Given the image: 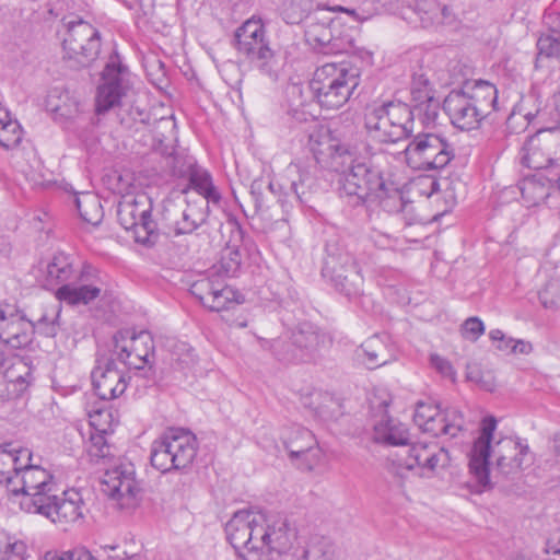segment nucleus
I'll list each match as a JSON object with an SVG mask.
<instances>
[{
  "instance_id": "f257e3e1",
  "label": "nucleus",
  "mask_w": 560,
  "mask_h": 560,
  "mask_svg": "<svg viewBox=\"0 0 560 560\" xmlns=\"http://www.w3.org/2000/svg\"><path fill=\"white\" fill-rule=\"evenodd\" d=\"M28 448L2 443V485L9 501L26 513L45 510L43 504L57 492L54 476L46 469L31 464Z\"/></svg>"
},
{
  "instance_id": "f03ea898",
  "label": "nucleus",
  "mask_w": 560,
  "mask_h": 560,
  "mask_svg": "<svg viewBox=\"0 0 560 560\" xmlns=\"http://www.w3.org/2000/svg\"><path fill=\"white\" fill-rule=\"evenodd\" d=\"M497 419L494 417L483 418L480 434L470 451L469 471L478 487L476 492H483L491 488L489 478V458L491 456L495 458L497 470L504 476L520 472L532 460L528 445L518 439L505 436L492 444Z\"/></svg>"
},
{
  "instance_id": "7ed1b4c3",
  "label": "nucleus",
  "mask_w": 560,
  "mask_h": 560,
  "mask_svg": "<svg viewBox=\"0 0 560 560\" xmlns=\"http://www.w3.org/2000/svg\"><path fill=\"white\" fill-rule=\"evenodd\" d=\"M336 168L339 195L353 206L364 205L373 196L384 195L383 172L371 160L360 155L358 145L337 143L329 147Z\"/></svg>"
},
{
  "instance_id": "20e7f679",
  "label": "nucleus",
  "mask_w": 560,
  "mask_h": 560,
  "mask_svg": "<svg viewBox=\"0 0 560 560\" xmlns=\"http://www.w3.org/2000/svg\"><path fill=\"white\" fill-rule=\"evenodd\" d=\"M497 102L495 85L480 80L451 91L443 102V109L454 127L474 130L495 109Z\"/></svg>"
},
{
  "instance_id": "39448f33",
  "label": "nucleus",
  "mask_w": 560,
  "mask_h": 560,
  "mask_svg": "<svg viewBox=\"0 0 560 560\" xmlns=\"http://www.w3.org/2000/svg\"><path fill=\"white\" fill-rule=\"evenodd\" d=\"M362 257L357 255L352 242L331 238L326 243V256L322 275L336 291L348 299L363 293L364 278L361 272Z\"/></svg>"
},
{
  "instance_id": "423d86ee",
  "label": "nucleus",
  "mask_w": 560,
  "mask_h": 560,
  "mask_svg": "<svg viewBox=\"0 0 560 560\" xmlns=\"http://www.w3.org/2000/svg\"><path fill=\"white\" fill-rule=\"evenodd\" d=\"M360 83V69L348 61L327 62L318 67L308 92L322 107L337 109L345 105Z\"/></svg>"
},
{
  "instance_id": "0eeeda50",
  "label": "nucleus",
  "mask_w": 560,
  "mask_h": 560,
  "mask_svg": "<svg viewBox=\"0 0 560 560\" xmlns=\"http://www.w3.org/2000/svg\"><path fill=\"white\" fill-rule=\"evenodd\" d=\"M198 441L189 430L172 428L154 440L150 450L151 465L166 474L188 468L197 456Z\"/></svg>"
},
{
  "instance_id": "6e6552de",
  "label": "nucleus",
  "mask_w": 560,
  "mask_h": 560,
  "mask_svg": "<svg viewBox=\"0 0 560 560\" xmlns=\"http://www.w3.org/2000/svg\"><path fill=\"white\" fill-rule=\"evenodd\" d=\"M407 140V145L398 152L397 159L413 171L442 170L455 158L453 145L436 133H412Z\"/></svg>"
},
{
  "instance_id": "1a4fd4ad",
  "label": "nucleus",
  "mask_w": 560,
  "mask_h": 560,
  "mask_svg": "<svg viewBox=\"0 0 560 560\" xmlns=\"http://www.w3.org/2000/svg\"><path fill=\"white\" fill-rule=\"evenodd\" d=\"M235 48L260 73L277 78L278 60L260 19L250 18L235 32Z\"/></svg>"
},
{
  "instance_id": "9d476101",
  "label": "nucleus",
  "mask_w": 560,
  "mask_h": 560,
  "mask_svg": "<svg viewBox=\"0 0 560 560\" xmlns=\"http://www.w3.org/2000/svg\"><path fill=\"white\" fill-rule=\"evenodd\" d=\"M152 201L144 192H127L117 206V219L126 231H132L135 241L143 245L158 238L156 223L151 218Z\"/></svg>"
},
{
  "instance_id": "9b49d317",
  "label": "nucleus",
  "mask_w": 560,
  "mask_h": 560,
  "mask_svg": "<svg viewBox=\"0 0 560 560\" xmlns=\"http://www.w3.org/2000/svg\"><path fill=\"white\" fill-rule=\"evenodd\" d=\"M132 92L131 74L122 65L119 55L113 52L102 72V82L97 88L95 107L97 114L121 106Z\"/></svg>"
},
{
  "instance_id": "f8f14e48",
  "label": "nucleus",
  "mask_w": 560,
  "mask_h": 560,
  "mask_svg": "<svg viewBox=\"0 0 560 560\" xmlns=\"http://www.w3.org/2000/svg\"><path fill=\"white\" fill-rule=\"evenodd\" d=\"M65 56L72 68L88 67L101 50L100 32L90 23L78 20L68 23L62 42Z\"/></svg>"
},
{
  "instance_id": "ddd939ff",
  "label": "nucleus",
  "mask_w": 560,
  "mask_h": 560,
  "mask_svg": "<svg viewBox=\"0 0 560 560\" xmlns=\"http://www.w3.org/2000/svg\"><path fill=\"white\" fill-rule=\"evenodd\" d=\"M262 521V515L241 510L225 525L228 540L244 560H264L262 548L255 544V533Z\"/></svg>"
},
{
  "instance_id": "4468645a",
  "label": "nucleus",
  "mask_w": 560,
  "mask_h": 560,
  "mask_svg": "<svg viewBox=\"0 0 560 560\" xmlns=\"http://www.w3.org/2000/svg\"><path fill=\"white\" fill-rule=\"evenodd\" d=\"M113 353L128 368L141 370L151 363L150 358L154 353L153 337L147 330H119L113 337Z\"/></svg>"
},
{
  "instance_id": "2eb2a0df",
  "label": "nucleus",
  "mask_w": 560,
  "mask_h": 560,
  "mask_svg": "<svg viewBox=\"0 0 560 560\" xmlns=\"http://www.w3.org/2000/svg\"><path fill=\"white\" fill-rule=\"evenodd\" d=\"M135 476V466L129 462H121L105 469L101 490L108 498L116 500L120 508H132L137 504L140 493Z\"/></svg>"
},
{
  "instance_id": "dca6fc26",
  "label": "nucleus",
  "mask_w": 560,
  "mask_h": 560,
  "mask_svg": "<svg viewBox=\"0 0 560 560\" xmlns=\"http://www.w3.org/2000/svg\"><path fill=\"white\" fill-rule=\"evenodd\" d=\"M281 440L296 468L310 471L319 463L322 452L311 430L292 424L282 430Z\"/></svg>"
},
{
  "instance_id": "f3484780",
  "label": "nucleus",
  "mask_w": 560,
  "mask_h": 560,
  "mask_svg": "<svg viewBox=\"0 0 560 560\" xmlns=\"http://www.w3.org/2000/svg\"><path fill=\"white\" fill-rule=\"evenodd\" d=\"M447 463L448 453L443 447H439L436 443L418 442L410 446L406 457L388 465V472L404 478L406 471L418 468L420 475L424 476L425 471L432 472L438 466H445Z\"/></svg>"
},
{
  "instance_id": "a211bd4d",
  "label": "nucleus",
  "mask_w": 560,
  "mask_h": 560,
  "mask_svg": "<svg viewBox=\"0 0 560 560\" xmlns=\"http://www.w3.org/2000/svg\"><path fill=\"white\" fill-rule=\"evenodd\" d=\"M303 3L305 7L302 8L298 14L288 16V23L295 24L305 22V36L307 42L323 54H336L339 48L329 26L331 19L328 16L319 19L318 15L323 13L322 9H317L315 12L311 13V5L307 0H293L292 7Z\"/></svg>"
},
{
  "instance_id": "6ab92c4d",
  "label": "nucleus",
  "mask_w": 560,
  "mask_h": 560,
  "mask_svg": "<svg viewBox=\"0 0 560 560\" xmlns=\"http://www.w3.org/2000/svg\"><path fill=\"white\" fill-rule=\"evenodd\" d=\"M43 506L45 510H37L35 514L48 518L65 530L68 526L81 523L84 520L83 497L75 489L63 491L61 498L54 492L50 500L45 502Z\"/></svg>"
},
{
  "instance_id": "aec40b11",
  "label": "nucleus",
  "mask_w": 560,
  "mask_h": 560,
  "mask_svg": "<svg viewBox=\"0 0 560 560\" xmlns=\"http://www.w3.org/2000/svg\"><path fill=\"white\" fill-rule=\"evenodd\" d=\"M103 290V281L100 272L92 265L84 262L80 269V276L56 291V298L61 303L69 305H86L96 300Z\"/></svg>"
},
{
  "instance_id": "412c9836",
  "label": "nucleus",
  "mask_w": 560,
  "mask_h": 560,
  "mask_svg": "<svg viewBox=\"0 0 560 560\" xmlns=\"http://www.w3.org/2000/svg\"><path fill=\"white\" fill-rule=\"evenodd\" d=\"M555 147L553 135L549 130H539L530 136L523 145L522 163L534 170H548V176L559 159L552 158V149Z\"/></svg>"
},
{
  "instance_id": "4be33fe9",
  "label": "nucleus",
  "mask_w": 560,
  "mask_h": 560,
  "mask_svg": "<svg viewBox=\"0 0 560 560\" xmlns=\"http://www.w3.org/2000/svg\"><path fill=\"white\" fill-rule=\"evenodd\" d=\"M260 533V542L262 547H267L268 551H276L278 553L288 552L295 539L296 529L293 527L287 517L276 515L266 520V526L260 523L257 529Z\"/></svg>"
},
{
  "instance_id": "5701e85b",
  "label": "nucleus",
  "mask_w": 560,
  "mask_h": 560,
  "mask_svg": "<svg viewBox=\"0 0 560 560\" xmlns=\"http://www.w3.org/2000/svg\"><path fill=\"white\" fill-rule=\"evenodd\" d=\"M223 229L228 230L231 233V236L226 242V247L222 254L215 275L220 276V273H222L224 277L231 278L237 275L242 265V250L247 248L250 240L245 237L240 223L233 218L228 219Z\"/></svg>"
},
{
  "instance_id": "b1692460",
  "label": "nucleus",
  "mask_w": 560,
  "mask_h": 560,
  "mask_svg": "<svg viewBox=\"0 0 560 560\" xmlns=\"http://www.w3.org/2000/svg\"><path fill=\"white\" fill-rule=\"evenodd\" d=\"M92 382L96 395L104 400L121 396L127 388L126 375L116 368L114 359H107L92 371Z\"/></svg>"
},
{
  "instance_id": "393cba45",
  "label": "nucleus",
  "mask_w": 560,
  "mask_h": 560,
  "mask_svg": "<svg viewBox=\"0 0 560 560\" xmlns=\"http://www.w3.org/2000/svg\"><path fill=\"white\" fill-rule=\"evenodd\" d=\"M165 212L176 235L190 234L207 221L209 201L202 197H196L187 199L186 207L179 213L170 209H166Z\"/></svg>"
},
{
  "instance_id": "a878e982",
  "label": "nucleus",
  "mask_w": 560,
  "mask_h": 560,
  "mask_svg": "<svg viewBox=\"0 0 560 560\" xmlns=\"http://www.w3.org/2000/svg\"><path fill=\"white\" fill-rule=\"evenodd\" d=\"M32 322L25 319L14 305L2 307V343L19 349L30 342Z\"/></svg>"
},
{
  "instance_id": "bb28decb",
  "label": "nucleus",
  "mask_w": 560,
  "mask_h": 560,
  "mask_svg": "<svg viewBox=\"0 0 560 560\" xmlns=\"http://www.w3.org/2000/svg\"><path fill=\"white\" fill-rule=\"evenodd\" d=\"M82 265L74 255L57 252L46 266V281L60 287L73 282L80 276Z\"/></svg>"
},
{
  "instance_id": "cd10ccee",
  "label": "nucleus",
  "mask_w": 560,
  "mask_h": 560,
  "mask_svg": "<svg viewBox=\"0 0 560 560\" xmlns=\"http://www.w3.org/2000/svg\"><path fill=\"white\" fill-rule=\"evenodd\" d=\"M364 125L369 135L382 143H396L390 124L387 103L373 105L366 108Z\"/></svg>"
},
{
  "instance_id": "c85d7f7f",
  "label": "nucleus",
  "mask_w": 560,
  "mask_h": 560,
  "mask_svg": "<svg viewBox=\"0 0 560 560\" xmlns=\"http://www.w3.org/2000/svg\"><path fill=\"white\" fill-rule=\"evenodd\" d=\"M47 110L51 112L54 118L59 121L75 119L80 112V102L69 91L54 88L46 97Z\"/></svg>"
},
{
  "instance_id": "c756f323",
  "label": "nucleus",
  "mask_w": 560,
  "mask_h": 560,
  "mask_svg": "<svg viewBox=\"0 0 560 560\" xmlns=\"http://www.w3.org/2000/svg\"><path fill=\"white\" fill-rule=\"evenodd\" d=\"M2 368H5L2 376L5 382L8 398L20 397L28 387L26 377L31 375L30 368L21 358L2 359Z\"/></svg>"
},
{
  "instance_id": "7c9ffc66",
  "label": "nucleus",
  "mask_w": 560,
  "mask_h": 560,
  "mask_svg": "<svg viewBox=\"0 0 560 560\" xmlns=\"http://www.w3.org/2000/svg\"><path fill=\"white\" fill-rule=\"evenodd\" d=\"M463 427L462 412L454 407H450L444 410L439 409V415L433 417L422 431L431 433L433 436L447 435L455 438L463 430Z\"/></svg>"
},
{
  "instance_id": "2f4dec72",
  "label": "nucleus",
  "mask_w": 560,
  "mask_h": 560,
  "mask_svg": "<svg viewBox=\"0 0 560 560\" xmlns=\"http://www.w3.org/2000/svg\"><path fill=\"white\" fill-rule=\"evenodd\" d=\"M409 431L398 420L384 416L374 424L373 440L390 446L407 445L409 443Z\"/></svg>"
},
{
  "instance_id": "473e14b6",
  "label": "nucleus",
  "mask_w": 560,
  "mask_h": 560,
  "mask_svg": "<svg viewBox=\"0 0 560 560\" xmlns=\"http://www.w3.org/2000/svg\"><path fill=\"white\" fill-rule=\"evenodd\" d=\"M188 187L183 190L188 194L189 189L197 192V197H202L210 203L217 205L221 200V195L217 187L213 185L210 173L197 164H189L188 166Z\"/></svg>"
},
{
  "instance_id": "72a5a7b5",
  "label": "nucleus",
  "mask_w": 560,
  "mask_h": 560,
  "mask_svg": "<svg viewBox=\"0 0 560 560\" xmlns=\"http://www.w3.org/2000/svg\"><path fill=\"white\" fill-rule=\"evenodd\" d=\"M413 12L425 28L450 24L454 18L452 10L438 0H418Z\"/></svg>"
},
{
  "instance_id": "f704fd0d",
  "label": "nucleus",
  "mask_w": 560,
  "mask_h": 560,
  "mask_svg": "<svg viewBox=\"0 0 560 560\" xmlns=\"http://www.w3.org/2000/svg\"><path fill=\"white\" fill-rule=\"evenodd\" d=\"M394 139L397 142L409 139L413 133V110L410 105L402 102L387 103Z\"/></svg>"
},
{
  "instance_id": "c9c22d12",
  "label": "nucleus",
  "mask_w": 560,
  "mask_h": 560,
  "mask_svg": "<svg viewBox=\"0 0 560 560\" xmlns=\"http://www.w3.org/2000/svg\"><path fill=\"white\" fill-rule=\"evenodd\" d=\"M386 339L375 335L361 345L364 363L369 369L382 366L393 360L394 353L388 347Z\"/></svg>"
},
{
  "instance_id": "e433bc0d",
  "label": "nucleus",
  "mask_w": 560,
  "mask_h": 560,
  "mask_svg": "<svg viewBox=\"0 0 560 560\" xmlns=\"http://www.w3.org/2000/svg\"><path fill=\"white\" fill-rule=\"evenodd\" d=\"M75 206L81 219L93 225H98L104 218V210L97 195L85 192L75 198Z\"/></svg>"
},
{
  "instance_id": "4c0bfd02",
  "label": "nucleus",
  "mask_w": 560,
  "mask_h": 560,
  "mask_svg": "<svg viewBox=\"0 0 560 560\" xmlns=\"http://www.w3.org/2000/svg\"><path fill=\"white\" fill-rule=\"evenodd\" d=\"M244 299L233 288L226 285L222 280L214 289L212 296L206 307L213 312L229 311L243 303Z\"/></svg>"
},
{
  "instance_id": "58836bf2",
  "label": "nucleus",
  "mask_w": 560,
  "mask_h": 560,
  "mask_svg": "<svg viewBox=\"0 0 560 560\" xmlns=\"http://www.w3.org/2000/svg\"><path fill=\"white\" fill-rule=\"evenodd\" d=\"M105 429H96L90 433V438L86 444V453L90 460L98 464L101 462H107L112 456V445L107 443L105 438Z\"/></svg>"
},
{
  "instance_id": "ea45409f",
  "label": "nucleus",
  "mask_w": 560,
  "mask_h": 560,
  "mask_svg": "<svg viewBox=\"0 0 560 560\" xmlns=\"http://www.w3.org/2000/svg\"><path fill=\"white\" fill-rule=\"evenodd\" d=\"M371 200L378 201L382 208L390 213L404 212L406 208L410 206V203L404 199L402 192L386 180L384 195L373 196Z\"/></svg>"
},
{
  "instance_id": "a19ab883",
  "label": "nucleus",
  "mask_w": 560,
  "mask_h": 560,
  "mask_svg": "<svg viewBox=\"0 0 560 560\" xmlns=\"http://www.w3.org/2000/svg\"><path fill=\"white\" fill-rule=\"evenodd\" d=\"M335 549L332 542L326 537H312L298 560H332Z\"/></svg>"
},
{
  "instance_id": "79ce46f5",
  "label": "nucleus",
  "mask_w": 560,
  "mask_h": 560,
  "mask_svg": "<svg viewBox=\"0 0 560 560\" xmlns=\"http://www.w3.org/2000/svg\"><path fill=\"white\" fill-rule=\"evenodd\" d=\"M520 190L523 199L530 206L539 205L549 196V187L536 178L524 179L521 183Z\"/></svg>"
},
{
  "instance_id": "37998d69",
  "label": "nucleus",
  "mask_w": 560,
  "mask_h": 560,
  "mask_svg": "<svg viewBox=\"0 0 560 560\" xmlns=\"http://www.w3.org/2000/svg\"><path fill=\"white\" fill-rule=\"evenodd\" d=\"M60 311V304L46 310V312L37 318L36 322H32V328L46 337H55L59 330Z\"/></svg>"
},
{
  "instance_id": "c03bdc74",
  "label": "nucleus",
  "mask_w": 560,
  "mask_h": 560,
  "mask_svg": "<svg viewBox=\"0 0 560 560\" xmlns=\"http://www.w3.org/2000/svg\"><path fill=\"white\" fill-rule=\"evenodd\" d=\"M410 95L412 104L434 97V91L427 73L420 69L411 75Z\"/></svg>"
},
{
  "instance_id": "a18cd8bd",
  "label": "nucleus",
  "mask_w": 560,
  "mask_h": 560,
  "mask_svg": "<svg viewBox=\"0 0 560 560\" xmlns=\"http://www.w3.org/2000/svg\"><path fill=\"white\" fill-rule=\"evenodd\" d=\"M23 138V129L18 120L11 118V113L5 110L2 117V148L12 149L20 144Z\"/></svg>"
},
{
  "instance_id": "49530a36",
  "label": "nucleus",
  "mask_w": 560,
  "mask_h": 560,
  "mask_svg": "<svg viewBox=\"0 0 560 560\" xmlns=\"http://www.w3.org/2000/svg\"><path fill=\"white\" fill-rule=\"evenodd\" d=\"M538 58L560 59V31L551 28L537 40Z\"/></svg>"
},
{
  "instance_id": "de8ad7c7",
  "label": "nucleus",
  "mask_w": 560,
  "mask_h": 560,
  "mask_svg": "<svg viewBox=\"0 0 560 560\" xmlns=\"http://www.w3.org/2000/svg\"><path fill=\"white\" fill-rule=\"evenodd\" d=\"M221 280V276L212 275L210 277H205L196 280L190 285V293L197 298L203 306L207 305V302L210 301L217 284H219Z\"/></svg>"
},
{
  "instance_id": "09e8293b",
  "label": "nucleus",
  "mask_w": 560,
  "mask_h": 560,
  "mask_svg": "<svg viewBox=\"0 0 560 560\" xmlns=\"http://www.w3.org/2000/svg\"><path fill=\"white\" fill-rule=\"evenodd\" d=\"M292 343L296 348L312 352L319 345V335L310 325H304L293 332Z\"/></svg>"
},
{
  "instance_id": "8fccbe9b",
  "label": "nucleus",
  "mask_w": 560,
  "mask_h": 560,
  "mask_svg": "<svg viewBox=\"0 0 560 560\" xmlns=\"http://www.w3.org/2000/svg\"><path fill=\"white\" fill-rule=\"evenodd\" d=\"M413 116H422L424 124L429 125L436 120L440 110V101L431 97L429 101H420L412 105Z\"/></svg>"
},
{
  "instance_id": "3c124183",
  "label": "nucleus",
  "mask_w": 560,
  "mask_h": 560,
  "mask_svg": "<svg viewBox=\"0 0 560 560\" xmlns=\"http://www.w3.org/2000/svg\"><path fill=\"white\" fill-rule=\"evenodd\" d=\"M311 177L308 174L301 173L299 180H293L290 185V192H285V197H291L292 199L299 201L300 203H307L308 197L307 191L304 189L306 187L307 182H310ZM310 187V185H307Z\"/></svg>"
},
{
  "instance_id": "603ef678",
  "label": "nucleus",
  "mask_w": 560,
  "mask_h": 560,
  "mask_svg": "<svg viewBox=\"0 0 560 560\" xmlns=\"http://www.w3.org/2000/svg\"><path fill=\"white\" fill-rule=\"evenodd\" d=\"M439 415V407L425 402H418L416 406L413 421L422 430L425 424Z\"/></svg>"
},
{
  "instance_id": "864d4df0",
  "label": "nucleus",
  "mask_w": 560,
  "mask_h": 560,
  "mask_svg": "<svg viewBox=\"0 0 560 560\" xmlns=\"http://www.w3.org/2000/svg\"><path fill=\"white\" fill-rule=\"evenodd\" d=\"M485 332V325L479 317H469L462 325V335L465 339L476 341Z\"/></svg>"
},
{
  "instance_id": "5fc2aeb1",
  "label": "nucleus",
  "mask_w": 560,
  "mask_h": 560,
  "mask_svg": "<svg viewBox=\"0 0 560 560\" xmlns=\"http://www.w3.org/2000/svg\"><path fill=\"white\" fill-rule=\"evenodd\" d=\"M306 93L312 95L308 92V88L306 89ZM285 94H287L288 101L290 103V106H292V107L303 106L307 102V98H308L305 95L303 85L299 84V83L289 84L285 89Z\"/></svg>"
},
{
  "instance_id": "6e6d98bb",
  "label": "nucleus",
  "mask_w": 560,
  "mask_h": 560,
  "mask_svg": "<svg viewBox=\"0 0 560 560\" xmlns=\"http://www.w3.org/2000/svg\"><path fill=\"white\" fill-rule=\"evenodd\" d=\"M431 365L443 376L450 378L452 382H455L456 372L448 360L439 355L431 354L430 357Z\"/></svg>"
},
{
  "instance_id": "4d7b16f0",
  "label": "nucleus",
  "mask_w": 560,
  "mask_h": 560,
  "mask_svg": "<svg viewBox=\"0 0 560 560\" xmlns=\"http://www.w3.org/2000/svg\"><path fill=\"white\" fill-rule=\"evenodd\" d=\"M26 552V545L22 540H13L8 538L5 549L3 551L4 558L2 560H24Z\"/></svg>"
},
{
  "instance_id": "13d9d810",
  "label": "nucleus",
  "mask_w": 560,
  "mask_h": 560,
  "mask_svg": "<svg viewBox=\"0 0 560 560\" xmlns=\"http://www.w3.org/2000/svg\"><path fill=\"white\" fill-rule=\"evenodd\" d=\"M489 338L493 342H498V345H497V349L498 350H500V351H510L511 352V347H512V345L514 342V339L510 338V337H506L501 329H492L489 332Z\"/></svg>"
},
{
  "instance_id": "bf43d9fd",
  "label": "nucleus",
  "mask_w": 560,
  "mask_h": 560,
  "mask_svg": "<svg viewBox=\"0 0 560 560\" xmlns=\"http://www.w3.org/2000/svg\"><path fill=\"white\" fill-rule=\"evenodd\" d=\"M544 552V558L556 557L560 555V533L556 534L551 539L547 541Z\"/></svg>"
},
{
  "instance_id": "052dcab7",
  "label": "nucleus",
  "mask_w": 560,
  "mask_h": 560,
  "mask_svg": "<svg viewBox=\"0 0 560 560\" xmlns=\"http://www.w3.org/2000/svg\"><path fill=\"white\" fill-rule=\"evenodd\" d=\"M363 7H359L358 9L346 10L349 13L355 14L361 20H366L371 15H373L376 11V8L372 7V3L369 1H364L362 3Z\"/></svg>"
},
{
  "instance_id": "680f3d73",
  "label": "nucleus",
  "mask_w": 560,
  "mask_h": 560,
  "mask_svg": "<svg viewBox=\"0 0 560 560\" xmlns=\"http://www.w3.org/2000/svg\"><path fill=\"white\" fill-rule=\"evenodd\" d=\"M44 560H73L72 551H68V552L47 551L44 556Z\"/></svg>"
},
{
  "instance_id": "e2e57ef3",
  "label": "nucleus",
  "mask_w": 560,
  "mask_h": 560,
  "mask_svg": "<svg viewBox=\"0 0 560 560\" xmlns=\"http://www.w3.org/2000/svg\"><path fill=\"white\" fill-rule=\"evenodd\" d=\"M532 350V346L523 340H515L511 347L512 353H528Z\"/></svg>"
},
{
  "instance_id": "0e129e2a",
  "label": "nucleus",
  "mask_w": 560,
  "mask_h": 560,
  "mask_svg": "<svg viewBox=\"0 0 560 560\" xmlns=\"http://www.w3.org/2000/svg\"><path fill=\"white\" fill-rule=\"evenodd\" d=\"M73 560H97L88 549L78 548L72 551Z\"/></svg>"
},
{
  "instance_id": "69168bd1",
  "label": "nucleus",
  "mask_w": 560,
  "mask_h": 560,
  "mask_svg": "<svg viewBox=\"0 0 560 560\" xmlns=\"http://www.w3.org/2000/svg\"><path fill=\"white\" fill-rule=\"evenodd\" d=\"M283 346V342L280 341V340H275L271 345V348L273 350V354L277 357L278 360H281V361H289L291 360V358L284 355V354H281L279 352V349Z\"/></svg>"
},
{
  "instance_id": "338daca9",
  "label": "nucleus",
  "mask_w": 560,
  "mask_h": 560,
  "mask_svg": "<svg viewBox=\"0 0 560 560\" xmlns=\"http://www.w3.org/2000/svg\"><path fill=\"white\" fill-rule=\"evenodd\" d=\"M550 182H556L558 184V188L560 190V163H557L550 173V177H548Z\"/></svg>"
},
{
  "instance_id": "774afa93",
  "label": "nucleus",
  "mask_w": 560,
  "mask_h": 560,
  "mask_svg": "<svg viewBox=\"0 0 560 560\" xmlns=\"http://www.w3.org/2000/svg\"><path fill=\"white\" fill-rule=\"evenodd\" d=\"M552 450L557 455L560 456V434H555L552 440Z\"/></svg>"
}]
</instances>
